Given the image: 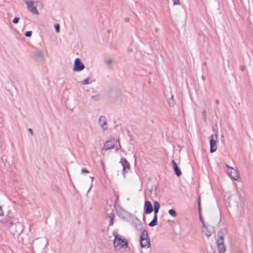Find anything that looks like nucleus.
Returning <instances> with one entry per match:
<instances>
[{
	"label": "nucleus",
	"mask_w": 253,
	"mask_h": 253,
	"mask_svg": "<svg viewBox=\"0 0 253 253\" xmlns=\"http://www.w3.org/2000/svg\"><path fill=\"white\" fill-rule=\"evenodd\" d=\"M113 236L114 237L113 245L115 250L118 251L127 247L128 243L125 237L116 233H113Z\"/></svg>",
	"instance_id": "nucleus-1"
},
{
	"label": "nucleus",
	"mask_w": 253,
	"mask_h": 253,
	"mask_svg": "<svg viewBox=\"0 0 253 253\" xmlns=\"http://www.w3.org/2000/svg\"><path fill=\"white\" fill-rule=\"evenodd\" d=\"M226 233L225 230H221L218 233L216 240V245L219 253H224L226 251V247L224 243V234Z\"/></svg>",
	"instance_id": "nucleus-2"
},
{
	"label": "nucleus",
	"mask_w": 253,
	"mask_h": 253,
	"mask_svg": "<svg viewBox=\"0 0 253 253\" xmlns=\"http://www.w3.org/2000/svg\"><path fill=\"white\" fill-rule=\"evenodd\" d=\"M140 243L142 248H149L150 246L148 232L145 229H142L141 231Z\"/></svg>",
	"instance_id": "nucleus-3"
},
{
	"label": "nucleus",
	"mask_w": 253,
	"mask_h": 253,
	"mask_svg": "<svg viewBox=\"0 0 253 253\" xmlns=\"http://www.w3.org/2000/svg\"><path fill=\"white\" fill-rule=\"evenodd\" d=\"M25 2L27 5L28 10L32 14L39 15V12L35 5V1L33 0H25Z\"/></svg>",
	"instance_id": "nucleus-4"
},
{
	"label": "nucleus",
	"mask_w": 253,
	"mask_h": 253,
	"mask_svg": "<svg viewBox=\"0 0 253 253\" xmlns=\"http://www.w3.org/2000/svg\"><path fill=\"white\" fill-rule=\"evenodd\" d=\"M200 220L203 224L202 229V232L204 233L208 238L210 237L214 232L213 227L209 225L207 226L201 217H200Z\"/></svg>",
	"instance_id": "nucleus-5"
},
{
	"label": "nucleus",
	"mask_w": 253,
	"mask_h": 253,
	"mask_svg": "<svg viewBox=\"0 0 253 253\" xmlns=\"http://www.w3.org/2000/svg\"><path fill=\"white\" fill-rule=\"evenodd\" d=\"M226 167L227 168V173L228 175L234 180H237L239 178V175L237 169L229 166L226 164Z\"/></svg>",
	"instance_id": "nucleus-6"
},
{
	"label": "nucleus",
	"mask_w": 253,
	"mask_h": 253,
	"mask_svg": "<svg viewBox=\"0 0 253 253\" xmlns=\"http://www.w3.org/2000/svg\"><path fill=\"white\" fill-rule=\"evenodd\" d=\"M84 68V66L83 63L79 58H76L74 61L73 70L76 72H80L83 70Z\"/></svg>",
	"instance_id": "nucleus-7"
},
{
	"label": "nucleus",
	"mask_w": 253,
	"mask_h": 253,
	"mask_svg": "<svg viewBox=\"0 0 253 253\" xmlns=\"http://www.w3.org/2000/svg\"><path fill=\"white\" fill-rule=\"evenodd\" d=\"M117 142V140L115 139H111L106 141L104 144L103 149L107 151L110 149H111L115 146Z\"/></svg>",
	"instance_id": "nucleus-8"
},
{
	"label": "nucleus",
	"mask_w": 253,
	"mask_h": 253,
	"mask_svg": "<svg viewBox=\"0 0 253 253\" xmlns=\"http://www.w3.org/2000/svg\"><path fill=\"white\" fill-rule=\"evenodd\" d=\"M120 163L123 167V174L125 177V174L129 170V164L127 161L124 158L121 159Z\"/></svg>",
	"instance_id": "nucleus-9"
},
{
	"label": "nucleus",
	"mask_w": 253,
	"mask_h": 253,
	"mask_svg": "<svg viewBox=\"0 0 253 253\" xmlns=\"http://www.w3.org/2000/svg\"><path fill=\"white\" fill-rule=\"evenodd\" d=\"M210 152H214L217 149L216 141L213 139V135L211 134L210 136Z\"/></svg>",
	"instance_id": "nucleus-10"
},
{
	"label": "nucleus",
	"mask_w": 253,
	"mask_h": 253,
	"mask_svg": "<svg viewBox=\"0 0 253 253\" xmlns=\"http://www.w3.org/2000/svg\"><path fill=\"white\" fill-rule=\"evenodd\" d=\"M98 123L103 130L107 129V119L105 116H101L99 117Z\"/></svg>",
	"instance_id": "nucleus-11"
},
{
	"label": "nucleus",
	"mask_w": 253,
	"mask_h": 253,
	"mask_svg": "<svg viewBox=\"0 0 253 253\" xmlns=\"http://www.w3.org/2000/svg\"><path fill=\"white\" fill-rule=\"evenodd\" d=\"M144 209L146 214H150L153 211V207L150 201H145Z\"/></svg>",
	"instance_id": "nucleus-12"
},
{
	"label": "nucleus",
	"mask_w": 253,
	"mask_h": 253,
	"mask_svg": "<svg viewBox=\"0 0 253 253\" xmlns=\"http://www.w3.org/2000/svg\"><path fill=\"white\" fill-rule=\"evenodd\" d=\"M171 164L172 165L173 169L177 176H179L181 174V171L177 167L176 162L174 160L171 161Z\"/></svg>",
	"instance_id": "nucleus-13"
},
{
	"label": "nucleus",
	"mask_w": 253,
	"mask_h": 253,
	"mask_svg": "<svg viewBox=\"0 0 253 253\" xmlns=\"http://www.w3.org/2000/svg\"><path fill=\"white\" fill-rule=\"evenodd\" d=\"M154 213L155 215H157L158 212L160 208V205L159 203L157 201H155L154 203Z\"/></svg>",
	"instance_id": "nucleus-14"
},
{
	"label": "nucleus",
	"mask_w": 253,
	"mask_h": 253,
	"mask_svg": "<svg viewBox=\"0 0 253 253\" xmlns=\"http://www.w3.org/2000/svg\"><path fill=\"white\" fill-rule=\"evenodd\" d=\"M157 224V215H154L152 221L150 222L149 225L151 227H153Z\"/></svg>",
	"instance_id": "nucleus-15"
},
{
	"label": "nucleus",
	"mask_w": 253,
	"mask_h": 253,
	"mask_svg": "<svg viewBox=\"0 0 253 253\" xmlns=\"http://www.w3.org/2000/svg\"><path fill=\"white\" fill-rule=\"evenodd\" d=\"M157 224V215H154L152 221L150 222L149 225L151 227H153Z\"/></svg>",
	"instance_id": "nucleus-16"
},
{
	"label": "nucleus",
	"mask_w": 253,
	"mask_h": 253,
	"mask_svg": "<svg viewBox=\"0 0 253 253\" xmlns=\"http://www.w3.org/2000/svg\"><path fill=\"white\" fill-rule=\"evenodd\" d=\"M169 213L173 217L176 216V212L173 209H170L169 211Z\"/></svg>",
	"instance_id": "nucleus-17"
},
{
	"label": "nucleus",
	"mask_w": 253,
	"mask_h": 253,
	"mask_svg": "<svg viewBox=\"0 0 253 253\" xmlns=\"http://www.w3.org/2000/svg\"><path fill=\"white\" fill-rule=\"evenodd\" d=\"M37 57L41 58H43L44 56V53L42 51H38L36 53Z\"/></svg>",
	"instance_id": "nucleus-18"
},
{
	"label": "nucleus",
	"mask_w": 253,
	"mask_h": 253,
	"mask_svg": "<svg viewBox=\"0 0 253 253\" xmlns=\"http://www.w3.org/2000/svg\"><path fill=\"white\" fill-rule=\"evenodd\" d=\"M109 216V217L110 218V225H113V219H114V215L113 214H112V213H110L108 215Z\"/></svg>",
	"instance_id": "nucleus-19"
},
{
	"label": "nucleus",
	"mask_w": 253,
	"mask_h": 253,
	"mask_svg": "<svg viewBox=\"0 0 253 253\" xmlns=\"http://www.w3.org/2000/svg\"><path fill=\"white\" fill-rule=\"evenodd\" d=\"M173 95L171 96V99L169 101V104L170 106H173L174 105V101L173 99Z\"/></svg>",
	"instance_id": "nucleus-20"
},
{
	"label": "nucleus",
	"mask_w": 253,
	"mask_h": 253,
	"mask_svg": "<svg viewBox=\"0 0 253 253\" xmlns=\"http://www.w3.org/2000/svg\"><path fill=\"white\" fill-rule=\"evenodd\" d=\"M55 31L57 33H59L60 32V27L58 24H56L55 25Z\"/></svg>",
	"instance_id": "nucleus-21"
},
{
	"label": "nucleus",
	"mask_w": 253,
	"mask_h": 253,
	"mask_svg": "<svg viewBox=\"0 0 253 253\" xmlns=\"http://www.w3.org/2000/svg\"><path fill=\"white\" fill-rule=\"evenodd\" d=\"M105 63L108 65H110L113 63V61L111 59H108L105 60Z\"/></svg>",
	"instance_id": "nucleus-22"
},
{
	"label": "nucleus",
	"mask_w": 253,
	"mask_h": 253,
	"mask_svg": "<svg viewBox=\"0 0 253 253\" xmlns=\"http://www.w3.org/2000/svg\"><path fill=\"white\" fill-rule=\"evenodd\" d=\"M91 98L93 100L97 101L99 99V96L98 95H93L92 96Z\"/></svg>",
	"instance_id": "nucleus-23"
},
{
	"label": "nucleus",
	"mask_w": 253,
	"mask_h": 253,
	"mask_svg": "<svg viewBox=\"0 0 253 253\" xmlns=\"http://www.w3.org/2000/svg\"><path fill=\"white\" fill-rule=\"evenodd\" d=\"M82 83L84 85L87 84H88V78L85 79V80H83Z\"/></svg>",
	"instance_id": "nucleus-24"
},
{
	"label": "nucleus",
	"mask_w": 253,
	"mask_h": 253,
	"mask_svg": "<svg viewBox=\"0 0 253 253\" xmlns=\"http://www.w3.org/2000/svg\"><path fill=\"white\" fill-rule=\"evenodd\" d=\"M32 33L31 31H28L25 33V35L27 37H30L31 36Z\"/></svg>",
	"instance_id": "nucleus-25"
},
{
	"label": "nucleus",
	"mask_w": 253,
	"mask_h": 253,
	"mask_svg": "<svg viewBox=\"0 0 253 253\" xmlns=\"http://www.w3.org/2000/svg\"><path fill=\"white\" fill-rule=\"evenodd\" d=\"M172 2L174 5H179L180 2L179 0H172Z\"/></svg>",
	"instance_id": "nucleus-26"
},
{
	"label": "nucleus",
	"mask_w": 253,
	"mask_h": 253,
	"mask_svg": "<svg viewBox=\"0 0 253 253\" xmlns=\"http://www.w3.org/2000/svg\"><path fill=\"white\" fill-rule=\"evenodd\" d=\"M19 18L18 17H15L13 20V22L14 24H17L19 21Z\"/></svg>",
	"instance_id": "nucleus-27"
},
{
	"label": "nucleus",
	"mask_w": 253,
	"mask_h": 253,
	"mask_svg": "<svg viewBox=\"0 0 253 253\" xmlns=\"http://www.w3.org/2000/svg\"><path fill=\"white\" fill-rule=\"evenodd\" d=\"M89 171L85 169H82V173L83 174H84V173H88Z\"/></svg>",
	"instance_id": "nucleus-28"
},
{
	"label": "nucleus",
	"mask_w": 253,
	"mask_h": 253,
	"mask_svg": "<svg viewBox=\"0 0 253 253\" xmlns=\"http://www.w3.org/2000/svg\"><path fill=\"white\" fill-rule=\"evenodd\" d=\"M3 215V211L1 207H0V216Z\"/></svg>",
	"instance_id": "nucleus-29"
},
{
	"label": "nucleus",
	"mask_w": 253,
	"mask_h": 253,
	"mask_svg": "<svg viewBox=\"0 0 253 253\" xmlns=\"http://www.w3.org/2000/svg\"><path fill=\"white\" fill-rule=\"evenodd\" d=\"M28 130H29V132L32 134V135H33V130H32V128H29Z\"/></svg>",
	"instance_id": "nucleus-30"
},
{
	"label": "nucleus",
	"mask_w": 253,
	"mask_h": 253,
	"mask_svg": "<svg viewBox=\"0 0 253 253\" xmlns=\"http://www.w3.org/2000/svg\"><path fill=\"white\" fill-rule=\"evenodd\" d=\"M90 179L91 180V183L92 182V181H93V178L92 177H90Z\"/></svg>",
	"instance_id": "nucleus-31"
},
{
	"label": "nucleus",
	"mask_w": 253,
	"mask_h": 253,
	"mask_svg": "<svg viewBox=\"0 0 253 253\" xmlns=\"http://www.w3.org/2000/svg\"><path fill=\"white\" fill-rule=\"evenodd\" d=\"M125 21L127 22L128 21V19H125Z\"/></svg>",
	"instance_id": "nucleus-32"
},
{
	"label": "nucleus",
	"mask_w": 253,
	"mask_h": 253,
	"mask_svg": "<svg viewBox=\"0 0 253 253\" xmlns=\"http://www.w3.org/2000/svg\"><path fill=\"white\" fill-rule=\"evenodd\" d=\"M118 150V148L116 147V151Z\"/></svg>",
	"instance_id": "nucleus-33"
},
{
	"label": "nucleus",
	"mask_w": 253,
	"mask_h": 253,
	"mask_svg": "<svg viewBox=\"0 0 253 253\" xmlns=\"http://www.w3.org/2000/svg\"><path fill=\"white\" fill-rule=\"evenodd\" d=\"M156 31H158V29L157 28L156 29Z\"/></svg>",
	"instance_id": "nucleus-34"
},
{
	"label": "nucleus",
	"mask_w": 253,
	"mask_h": 253,
	"mask_svg": "<svg viewBox=\"0 0 253 253\" xmlns=\"http://www.w3.org/2000/svg\"><path fill=\"white\" fill-rule=\"evenodd\" d=\"M140 227H142L141 224H140Z\"/></svg>",
	"instance_id": "nucleus-35"
}]
</instances>
